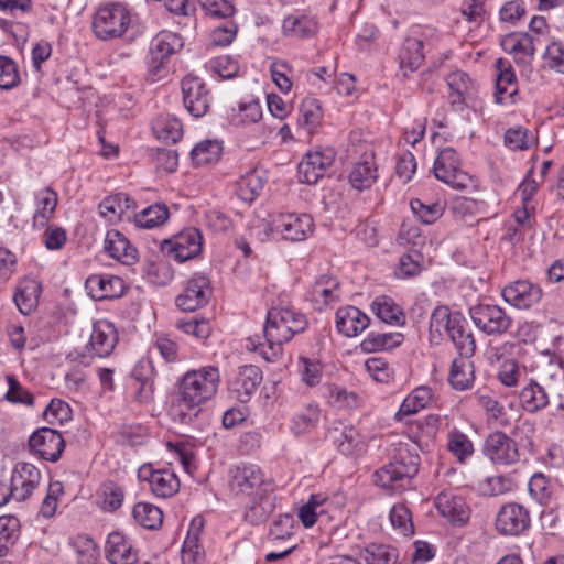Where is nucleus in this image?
Returning a JSON list of instances; mask_svg holds the SVG:
<instances>
[{
	"instance_id": "39",
	"label": "nucleus",
	"mask_w": 564,
	"mask_h": 564,
	"mask_svg": "<svg viewBox=\"0 0 564 564\" xmlns=\"http://www.w3.org/2000/svg\"><path fill=\"white\" fill-rule=\"evenodd\" d=\"M423 41L414 37H409L404 41L399 53L400 68L403 75L408 76L419 69L424 61Z\"/></svg>"
},
{
	"instance_id": "42",
	"label": "nucleus",
	"mask_w": 564,
	"mask_h": 564,
	"mask_svg": "<svg viewBox=\"0 0 564 564\" xmlns=\"http://www.w3.org/2000/svg\"><path fill=\"white\" fill-rule=\"evenodd\" d=\"M152 130L159 140L176 143L183 135L182 122L172 115H160L152 122Z\"/></svg>"
},
{
	"instance_id": "61",
	"label": "nucleus",
	"mask_w": 564,
	"mask_h": 564,
	"mask_svg": "<svg viewBox=\"0 0 564 564\" xmlns=\"http://www.w3.org/2000/svg\"><path fill=\"white\" fill-rule=\"evenodd\" d=\"M100 496L102 498V509L111 512L121 507L124 491L118 484L106 481L100 487Z\"/></svg>"
},
{
	"instance_id": "32",
	"label": "nucleus",
	"mask_w": 564,
	"mask_h": 564,
	"mask_svg": "<svg viewBox=\"0 0 564 564\" xmlns=\"http://www.w3.org/2000/svg\"><path fill=\"white\" fill-rule=\"evenodd\" d=\"M42 293L41 284L34 279H23L19 282L13 294V301L19 312L30 315L37 306Z\"/></svg>"
},
{
	"instance_id": "10",
	"label": "nucleus",
	"mask_w": 564,
	"mask_h": 564,
	"mask_svg": "<svg viewBox=\"0 0 564 564\" xmlns=\"http://www.w3.org/2000/svg\"><path fill=\"white\" fill-rule=\"evenodd\" d=\"M202 248L203 236L195 227L186 228L161 243V251L181 263L197 257Z\"/></svg>"
},
{
	"instance_id": "15",
	"label": "nucleus",
	"mask_w": 564,
	"mask_h": 564,
	"mask_svg": "<svg viewBox=\"0 0 564 564\" xmlns=\"http://www.w3.org/2000/svg\"><path fill=\"white\" fill-rule=\"evenodd\" d=\"M484 455L495 464L511 465L519 460L517 443L503 432L488 435L482 446Z\"/></svg>"
},
{
	"instance_id": "58",
	"label": "nucleus",
	"mask_w": 564,
	"mask_h": 564,
	"mask_svg": "<svg viewBox=\"0 0 564 564\" xmlns=\"http://www.w3.org/2000/svg\"><path fill=\"white\" fill-rule=\"evenodd\" d=\"M528 490L530 496L542 506L550 502L553 494L550 479L541 473H536L530 478Z\"/></svg>"
},
{
	"instance_id": "38",
	"label": "nucleus",
	"mask_w": 564,
	"mask_h": 564,
	"mask_svg": "<svg viewBox=\"0 0 564 564\" xmlns=\"http://www.w3.org/2000/svg\"><path fill=\"white\" fill-rule=\"evenodd\" d=\"M322 119L323 109L319 100L311 97L304 98L299 106V128L307 134H312L319 127Z\"/></svg>"
},
{
	"instance_id": "17",
	"label": "nucleus",
	"mask_w": 564,
	"mask_h": 564,
	"mask_svg": "<svg viewBox=\"0 0 564 564\" xmlns=\"http://www.w3.org/2000/svg\"><path fill=\"white\" fill-rule=\"evenodd\" d=\"M41 471L30 463L19 462L14 465L10 479L13 499L18 502L26 500L39 486Z\"/></svg>"
},
{
	"instance_id": "36",
	"label": "nucleus",
	"mask_w": 564,
	"mask_h": 564,
	"mask_svg": "<svg viewBox=\"0 0 564 564\" xmlns=\"http://www.w3.org/2000/svg\"><path fill=\"white\" fill-rule=\"evenodd\" d=\"M275 509V497L273 492L258 495L250 498L246 506L245 519L252 525L264 522Z\"/></svg>"
},
{
	"instance_id": "53",
	"label": "nucleus",
	"mask_w": 564,
	"mask_h": 564,
	"mask_svg": "<svg viewBox=\"0 0 564 564\" xmlns=\"http://www.w3.org/2000/svg\"><path fill=\"white\" fill-rule=\"evenodd\" d=\"M366 564H397V549L384 544H370L362 553Z\"/></svg>"
},
{
	"instance_id": "2",
	"label": "nucleus",
	"mask_w": 564,
	"mask_h": 564,
	"mask_svg": "<svg viewBox=\"0 0 564 564\" xmlns=\"http://www.w3.org/2000/svg\"><path fill=\"white\" fill-rule=\"evenodd\" d=\"M549 367V376L540 379L529 377L519 390V403L527 413H539L550 405L552 398L562 395L564 370L560 364L555 362H550Z\"/></svg>"
},
{
	"instance_id": "18",
	"label": "nucleus",
	"mask_w": 564,
	"mask_h": 564,
	"mask_svg": "<svg viewBox=\"0 0 564 564\" xmlns=\"http://www.w3.org/2000/svg\"><path fill=\"white\" fill-rule=\"evenodd\" d=\"M501 295L510 305L527 310L536 305L543 295L542 288L529 280H518L502 289Z\"/></svg>"
},
{
	"instance_id": "34",
	"label": "nucleus",
	"mask_w": 564,
	"mask_h": 564,
	"mask_svg": "<svg viewBox=\"0 0 564 564\" xmlns=\"http://www.w3.org/2000/svg\"><path fill=\"white\" fill-rule=\"evenodd\" d=\"M34 198L36 208L33 215V226L42 228L47 225L56 209L57 193L47 186L36 192Z\"/></svg>"
},
{
	"instance_id": "26",
	"label": "nucleus",
	"mask_w": 564,
	"mask_h": 564,
	"mask_svg": "<svg viewBox=\"0 0 564 564\" xmlns=\"http://www.w3.org/2000/svg\"><path fill=\"white\" fill-rule=\"evenodd\" d=\"M203 528L204 519L202 517H195L191 521L181 552L183 564H200L204 561L205 553L199 541Z\"/></svg>"
},
{
	"instance_id": "45",
	"label": "nucleus",
	"mask_w": 564,
	"mask_h": 564,
	"mask_svg": "<svg viewBox=\"0 0 564 564\" xmlns=\"http://www.w3.org/2000/svg\"><path fill=\"white\" fill-rule=\"evenodd\" d=\"M169 216L167 206L163 203H156L135 214L134 224L139 228L153 229L165 224Z\"/></svg>"
},
{
	"instance_id": "35",
	"label": "nucleus",
	"mask_w": 564,
	"mask_h": 564,
	"mask_svg": "<svg viewBox=\"0 0 564 564\" xmlns=\"http://www.w3.org/2000/svg\"><path fill=\"white\" fill-rule=\"evenodd\" d=\"M475 380L474 362L471 357L458 356L454 358L448 373V382L453 389L458 391L467 390Z\"/></svg>"
},
{
	"instance_id": "11",
	"label": "nucleus",
	"mask_w": 564,
	"mask_h": 564,
	"mask_svg": "<svg viewBox=\"0 0 564 564\" xmlns=\"http://www.w3.org/2000/svg\"><path fill=\"white\" fill-rule=\"evenodd\" d=\"M313 217L302 213H281L273 217L271 230L290 241H303L314 231Z\"/></svg>"
},
{
	"instance_id": "41",
	"label": "nucleus",
	"mask_w": 564,
	"mask_h": 564,
	"mask_svg": "<svg viewBox=\"0 0 564 564\" xmlns=\"http://www.w3.org/2000/svg\"><path fill=\"white\" fill-rule=\"evenodd\" d=\"M449 88V100L453 106H463L466 99L470 97L475 90L474 83L467 73L457 70L451 73L447 78Z\"/></svg>"
},
{
	"instance_id": "21",
	"label": "nucleus",
	"mask_w": 564,
	"mask_h": 564,
	"mask_svg": "<svg viewBox=\"0 0 564 564\" xmlns=\"http://www.w3.org/2000/svg\"><path fill=\"white\" fill-rule=\"evenodd\" d=\"M261 382V369L254 365H245L229 381V389L240 402H248Z\"/></svg>"
},
{
	"instance_id": "40",
	"label": "nucleus",
	"mask_w": 564,
	"mask_h": 564,
	"mask_svg": "<svg viewBox=\"0 0 564 564\" xmlns=\"http://www.w3.org/2000/svg\"><path fill=\"white\" fill-rule=\"evenodd\" d=\"M433 398V391L427 386L415 388L401 403L395 413V420L402 421L405 416L417 413L429 406Z\"/></svg>"
},
{
	"instance_id": "33",
	"label": "nucleus",
	"mask_w": 564,
	"mask_h": 564,
	"mask_svg": "<svg viewBox=\"0 0 564 564\" xmlns=\"http://www.w3.org/2000/svg\"><path fill=\"white\" fill-rule=\"evenodd\" d=\"M338 281L330 275L323 274L316 279L311 289V301L317 310L338 301Z\"/></svg>"
},
{
	"instance_id": "51",
	"label": "nucleus",
	"mask_w": 564,
	"mask_h": 564,
	"mask_svg": "<svg viewBox=\"0 0 564 564\" xmlns=\"http://www.w3.org/2000/svg\"><path fill=\"white\" fill-rule=\"evenodd\" d=\"M264 186V181L256 171L242 176L236 185L237 196L248 203H252Z\"/></svg>"
},
{
	"instance_id": "9",
	"label": "nucleus",
	"mask_w": 564,
	"mask_h": 564,
	"mask_svg": "<svg viewBox=\"0 0 564 564\" xmlns=\"http://www.w3.org/2000/svg\"><path fill=\"white\" fill-rule=\"evenodd\" d=\"M474 325L487 336H501L512 327V318L496 304L478 303L469 307Z\"/></svg>"
},
{
	"instance_id": "52",
	"label": "nucleus",
	"mask_w": 564,
	"mask_h": 564,
	"mask_svg": "<svg viewBox=\"0 0 564 564\" xmlns=\"http://www.w3.org/2000/svg\"><path fill=\"white\" fill-rule=\"evenodd\" d=\"M410 207L416 218L425 225L435 223L445 210V204L440 200L424 203L419 198L411 199Z\"/></svg>"
},
{
	"instance_id": "46",
	"label": "nucleus",
	"mask_w": 564,
	"mask_h": 564,
	"mask_svg": "<svg viewBox=\"0 0 564 564\" xmlns=\"http://www.w3.org/2000/svg\"><path fill=\"white\" fill-rule=\"evenodd\" d=\"M152 477L150 489L159 498L174 496L180 489V480L175 473L169 469H158Z\"/></svg>"
},
{
	"instance_id": "43",
	"label": "nucleus",
	"mask_w": 564,
	"mask_h": 564,
	"mask_svg": "<svg viewBox=\"0 0 564 564\" xmlns=\"http://www.w3.org/2000/svg\"><path fill=\"white\" fill-rule=\"evenodd\" d=\"M403 341L401 333H376L370 332L360 343L364 352L389 350L400 346Z\"/></svg>"
},
{
	"instance_id": "5",
	"label": "nucleus",
	"mask_w": 564,
	"mask_h": 564,
	"mask_svg": "<svg viewBox=\"0 0 564 564\" xmlns=\"http://www.w3.org/2000/svg\"><path fill=\"white\" fill-rule=\"evenodd\" d=\"M183 45V39L177 33L171 31L159 32L151 40L147 55L149 74L154 79L166 76L171 57L178 53Z\"/></svg>"
},
{
	"instance_id": "44",
	"label": "nucleus",
	"mask_w": 564,
	"mask_h": 564,
	"mask_svg": "<svg viewBox=\"0 0 564 564\" xmlns=\"http://www.w3.org/2000/svg\"><path fill=\"white\" fill-rule=\"evenodd\" d=\"M282 30L284 35L304 39L315 35L318 24L314 18L307 15H289L283 20Z\"/></svg>"
},
{
	"instance_id": "48",
	"label": "nucleus",
	"mask_w": 564,
	"mask_h": 564,
	"mask_svg": "<svg viewBox=\"0 0 564 564\" xmlns=\"http://www.w3.org/2000/svg\"><path fill=\"white\" fill-rule=\"evenodd\" d=\"M447 449L460 464H464L474 454L470 438L456 429L447 434Z\"/></svg>"
},
{
	"instance_id": "6",
	"label": "nucleus",
	"mask_w": 564,
	"mask_h": 564,
	"mask_svg": "<svg viewBox=\"0 0 564 564\" xmlns=\"http://www.w3.org/2000/svg\"><path fill=\"white\" fill-rule=\"evenodd\" d=\"M307 324L306 316L300 312L289 307H272L267 314L264 337H271L284 344L295 334L304 332Z\"/></svg>"
},
{
	"instance_id": "59",
	"label": "nucleus",
	"mask_w": 564,
	"mask_h": 564,
	"mask_svg": "<svg viewBox=\"0 0 564 564\" xmlns=\"http://www.w3.org/2000/svg\"><path fill=\"white\" fill-rule=\"evenodd\" d=\"M462 313L452 312L446 305L436 306L430 317V332L431 334L437 333L442 335V332L446 330L452 326L454 319H458Z\"/></svg>"
},
{
	"instance_id": "63",
	"label": "nucleus",
	"mask_w": 564,
	"mask_h": 564,
	"mask_svg": "<svg viewBox=\"0 0 564 564\" xmlns=\"http://www.w3.org/2000/svg\"><path fill=\"white\" fill-rule=\"evenodd\" d=\"M390 522L392 527L403 535L414 532L411 512L403 503L394 505L390 511Z\"/></svg>"
},
{
	"instance_id": "47",
	"label": "nucleus",
	"mask_w": 564,
	"mask_h": 564,
	"mask_svg": "<svg viewBox=\"0 0 564 564\" xmlns=\"http://www.w3.org/2000/svg\"><path fill=\"white\" fill-rule=\"evenodd\" d=\"M497 378L505 387H522L529 378V373L524 365L514 359H507L500 365Z\"/></svg>"
},
{
	"instance_id": "60",
	"label": "nucleus",
	"mask_w": 564,
	"mask_h": 564,
	"mask_svg": "<svg viewBox=\"0 0 564 564\" xmlns=\"http://www.w3.org/2000/svg\"><path fill=\"white\" fill-rule=\"evenodd\" d=\"M334 443L338 451L346 455H354L361 451L362 442L359 433L352 426L345 427L338 436L335 437Z\"/></svg>"
},
{
	"instance_id": "25",
	"label": "nucleus",
	"mask_w": 564,
	"mask_h": 564,
	"mask_svg": "<svg viewBox=\"0 0 564 564\" xmlns=\"http://www.w3.org/2000/svg\"><path fill=\"white\" fill-rule=\"evenodd\" d=\"M104 249L111 258L126 265H131L138 260L137 249L131 246L123 234L116 229L107 231Z\"/></svg>"
},
{
	"instance_id": "55",
	"label": "nucleus",
	"mask_w": 564,
	"mask_h": 564,
	"mask_svg": "<svg viewBox=\"0 0 564 564\" xmlns=\"http://www.w3.org/2000/svg\"><path fill=\"white\" fill-rule=\"evenodd\" d=\"M20 522L15 517H0V556L7 555L19 536Z\"/></svg>"
},
{
	"instance_id": "3",
	"label": "nucleus",
	"mask_w": 564,
	"mask_h": 564,
	"mask_svg": "<svg viewBox=\"0 0 564 564\" xmlns=\"http://www.w3.org/2000/svg\"><path fill=\"white\" fill-rule=\"evenodd\" d=\"M419 467L420 456L415 446L409 443H399L389 464L375 473V482L384 489L401 491L417 474Z\"/></svg>"
},
{
	"instance_id": "8",
	"label": "nucleus",
	"mask_w": 564,
	"mask_h": 564,
	"mask_svg": "<svg viewBox=\"0 0 564 564\" xmlns=\"http://www.w3.org/2000/svg\"><path fill=\"white\" fill-rule=\"evenodd\" d=\"M229 486L236 495H245L249 498L274 491L272 479L268 478L254 464L237 466L232 470Z\"/></svg>"
},
{
	"instance_id": "57",
	"label": "nucleus",
	"mask_w": 564,
	"mask_h": 564,
	"mask_svg": "<svg viewBox=\"0 0 564 564\" xmlns=\"http://www.w3.org/2000/svg\"><path fill=\"white\" fill-rule=\"evenodd\" d=\"M319 420V409L310 404L303 411L296 413L292 419V431L296 435L311 432Z\"/></svg>"
},
{
	"instance_id": "62",
	"label": "nucleus",
	"mask_w": 564,
	"mask_h": 564,
	"mask_svg": "<svg viewBox=\"0 0 564 564\" xmlns=\"http://www.w3.org/2000/svg\"><path fill=\"white\" fill-rule=\"evenodd\" d=\"M176 327L187 335H191L199 340L207 339L212 334L210 322L206 318L192 317L189 319H180Z\"/></svg>"
},
{
	"instance_id": "7",
	"label": "nucleus",
	"mask_w": 564,
	"mask_h": 564,
	"mask_svg": "<svg viewBox=\"0 0 564 564\" xmlns=\"http://www.w3.org/2000/svg\"><path fill=\"white\" fill-rule=\"evenodd\" d=\"M435 177L455 189H469L477 187V181L460 169L459 156L453 148H445L438 152L433 166Z\"/></svg>"
},
{
	"instance_id": "14",
	"label": "nucleus",
	"mask_w": 564,
	"mask_h": 564,
	"mask_svg": "<svg viewBox=\"0 0 564 564\" xmlns=\"http://www.w3.org/2000/svg\"><path fill=\"white\" fill-rule=\"evenodd\" d=\"M212 295L209 279L195 273L186 283L184 291L176 297V306L184 312H193L206 305Z\"/></svg>"
},
{
	"instance_id": "1",
	"label": "nucleus",
	"mask_w": 564,
	"mask_h": 564,
	"mask_svg": "<svg viewBox=\"0 0 564 564\" xmlns=\"http://www.w3.org/2000/svg\"><path fill=\"white\" fill-rule=\"evenodd\" d=\"M220 384L219 369L204 366L186 371L175 384L170 415L175 422L191 423L202 411V405L213 399Z\"/></svg>"
},
{
	"instance_id": "49",
	"label": "nucleus",
	"mask_w": 564,
	"mask_h": 564,
	"mask_svg": "<svg viewBox=\"0 0 564 564\" xmlns=\"http://www.w3.org/2000/svg\"><path fill=\"white\" fill-rule=\"evenodd\" d=\"M221 153V142L217 140H205L197 143L192 149L191 156L196 165H208L218 162Z\"/></svg>"
},
{
	"instance_id": "22",
	"label": "nucleus",
	"mask_w": 564,
	"mask_h": 564,
	"mask_svg": "<svg viewBox=\"0 0 564 564\" xmlns=\"http://www.w3.org/2000/svg\"><path fill=\"white\" fill-rule=\"evenodd\" d=\"M105 553L110 564H137L138 562L137 550L126 535L118 531L108 534Z\"/></svg>"
},
{
	"instance_id": "19",
	"label": "nucleus",
	"mask_w": 564,
	"mask_h": 564,
	"mask_svg": "<svg viewBox=\"0 0 564 564\" xmlns=\"http://www.w3.org/2000/svg\"><path fill=\"white\" fill-rule=\"evenodd\" d=\"M85 289L94 300L104 301L121 297L127 291V285L117 275L91 274L86 279Z\"/></svg>"
},
{
	"instance_id": "50",
	"label": "nucleus",
	"mask_w": 564,
	"mask_h": 564,
	"mask_svg": "<svg viewBox=\"0 0 564 564\" xmlns=\"http://www.w3.org/2000/svg\"><path fill=\"white\" fill-rule=\"evenodd\" d=\"M132 513L135 521L145 529L155 530L162 525L163 512L152 503L138 502Z\"/></svg>"
},
{
	"instance_id": "30",
	"label": "nucleus",
	"mask_w": 564,
	"mask_h": 564,
	"mask_svg": "<svg viewBox=\"0 0 564 564\" xmlns=\"http://www.w3.org/2000/svg\"><path fill=\"white\" fill-rule=\"evenodd\" d=\"M501 45L505 51L514 54L517 64H529L535 54L534 37L528 33L507 34Z\"/></svg>"
},
{
	"instance_id": "16",
	"label": "nucleus",
	"mask_w": 564,
	"mask_h": 564,
	"mask_svg": "<svg viewBox=\"0 0 564 564\" xmlns=\"http://www.w3.org/2000/svg\"><path fill=\"white\" fill-rule=\"evenodd\" d=\"M183 101L187 111L195 118L205 116L209 109V91L205 83L192 75L182 80Z\"/></svg>"
},
{
	"instance_id": "31",
	"label": "nucleus",
	"mask_w": 564,
	"mask_h": 564,
	"mask_svg": "<svg viewBox=\"0 0 564 564\" xmlns=\"http://www.w3.org/2000/svg\"><path fill=\"white\" fill-rule=\"evenodd\" d=\"M495 68L497 70L495 98L498 104H503L505 95L512 98L518 93L517 77L511 63L506 58H498Z\"/></svg>"
},
{
	"instance_id": "4",
	"label": "nucleus",
	"mask_w": 564,
	"mask_h": 564,
	"mask_svg": "<svg viewBox=\"0 0 564 564\" xmlns=\"http://www.w3.org/2000/svg\"><path fill=\"white\" fill-rule=\"evenodd\" d=\"M131 23L129 10L119 2L100 6L93 15L91 29L101 41L121 37Z\"/></svg>"
},
{
	"instance_id": "54",
	"label": "nucleus",
	"mask_w": 564,
	"mask_h": 564,
	"mask_svg": "<svg viewBox=\"0 0 564 564\" xmlns=\"http://www.w3.org/2000/svg\"><path fill=\"white\" fill-rule=\"evenodd\" d=\"M423 268V254L413 250L400 257L399 264L395 268V275L399 279L414 278L422 272Z\"/></svg>"
},
{
	"instance_id": "27",
	"label": "nucleus",
	"mask_w": 564,
	"mask_h": 564,
	"mask_svg": "<svg viewBox=\"0 0 564 564\" xmlns=\"http://www.w3.org/2000/svg\"><path fill=\"white\" fill-rule=\"evenodd\" d=\"M377 178V166L372 153H365L358 162L354 163L348 175L351 187L359 192L370 188Z\"/></svg>"
},
{
	"instance_id": "29",
	"label": "nucleus",
	"mask_w": 564,
	"mask_h": 564,
	"mask_svg": "<svg viewBox=\"0 0 564 564\" xmlns=\"http://www.w3.org/2000/svg\"><path fill=\"white\" fill-rule=\"evenodd\" d=\"M446 335L453 341L458 356L473 357L476 352V340L463 314L454 319Z\"/></svg>"
},
{
	"instance_id": "37",
	"label": "nucleus",
	"mask_w": 564,
	"mask_h": 564,
	"mask_svg": "<svg viewBox=\"0 0 564 564\" xmlns=\"http://www.w3.org/2000/svg\"><path fill=\"white\" fill-rule=\"evenodd\" d=\"M371 311L386 324L402 326L405 323L402 308L390 296H377L371 303Z\"/></svg>"
},
{
	"instance_id": "13",
	"label": "nucleus",
	"mask_w": 564,
	"mask_h": 564,
	"mask_svg": "<svg viewBox=\"0 0 564 564\" xmlns=\"http://www.w3.org/2000/svg\"><path fill=\"white\" fill-rule=\"evenodd\" d=\"M29 447L42 459L55 463L64 452L65 441L56 430L41 427L30 436Z\"/></svg>"
},
{
	"instance_id": "64",
	"label": "nucleus",
	"mask_w": 564,
	"mask_h": 564,
	"mask_svg": "<svg viewBox=\"0 0 564 564\" xmlns=\"http://www.w3.org/2000/svg\"><path fill=\"white\" fill-rule=\"evenodd\" d=\"M262 117V109L258 100L241 102L237 113L232 115L234 124H250L258 122Z\"/></svg>"
},
{
	"instance_id": "24",
	"label": "nucleus",
	"mask_w": 564,
	"mask_h": 564,
	"mask_svg": "<svg viewBox=\"0 0 564 564\" xmlns=\"http://www.w3.org/2000/svg\"><path fill=\"white\" fill-rule=\"evenodd\" d=\"M118 334L115 325L106 319L94 323L89 346L98 357H107L115 349Z\"/></svg>"
},
{
	"instance_id": "23",
	"label": "nucleus",
	"mask_w": 564,
	"mask_h": 564,
	"mask_svg": "<svg viewBox=\"0 0 564 564\" xmlns=\"http://www.w3.org/2000/svg\"><path fill=\"white\" fill-rule=\"evenodd\" d=\"M335 322L338 333L346 337H355L369 326L370 318L358 307L347 305L337 310Z\"/></svg>"
},
{
	"instance_id": "20",
	"label": "nucleus",
	"mask_w": 564,
	"mask_h": 564,
	"mask_svg": "<svg viewBox=\"0 0 564 564\" xmlns=\"http://www.w3.org/2000/svg\"><path fill=\"white\" fill-rule=\"evenodd\" d=\"M334 154L332 151H313L306 153L297 166L299 180L306 184H316L333 164Z\"/></svg>"
},
{
	"instance_id": "28",
	"label": "nucleus",
	"mask_w": 564,
	"mask_h": 564,
	"mask_svg": "<svg viewBox=\"0 0 564 564\" xmlns=\"http://www.w3.org/2000/svg\"><path fill=\"white\" fill-rule=\"evenodd\" d=\"M438 512L455 524H465L469 519V508L464 499L451 492H441L435 500Z\"/></svg>"
},
{
	"instance_id": "12",
	"label": "nucleus",
	"mask_w": 564,
	"mask_h": 564,
	"mask_svg": "<svg viewBox=\"0 0 564 564\" xmlns=\"http://www.w3.org/2000/svg\"><path fill=\"white\" fill-rule=\"evenodd\" d=\"M495 527L501 535L518 536L531 527L530 511L517 502L505 503L496 516Z\"/></svg>"
},
{
	"instance_id": "56",
	"label": "nucleus",
	"mask_w": 564,
	"mask_h": 564,
	"mask_svg": "<svg viewBox=\"0 0 564 564\" xmlns=\"http://www.w3.org/2000/svg\"><path fill=\"white\" fill-rule=\"evenodd\" d=\"M130 203L131 199L122 193L106 197L98 206L99 214L109 220L120 218L121 214L130 208Z\"/></svg>"
}]
</instances>
